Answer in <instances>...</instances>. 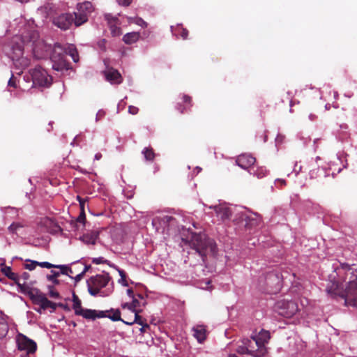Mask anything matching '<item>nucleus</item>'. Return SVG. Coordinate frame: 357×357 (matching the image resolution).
Here are the masks:
<instances>
[{
    "mask_svg": "<svg viewBox=\"0 0 357 357\" xmlns=\"http://www.w3.org/2000/svg\"><path fill=\"white\" fill-rule=\"evenodd\" d=\"M17 24V33L13 39L3 45V52L9 57L19 70L18 74L22 73L30 64V60L23 56V45H30L32 48L33 56L36 59H51L53 47L46 44L39 39V34L36 29L33 20L26 22L22 17L14 20V24Z\"/></svg>",
    "mask_w": 357,
    "mask_h": 357,
    "instance_id": "nucleus-1",
    "label": "nucleus"
},
{
    "mask_svg": "<svg viewBox=\"0 0 357 357\" xmlns=\"http://www.w3.org/2000/svg\"><path fill=\"white\" fill-rule=\"evenodd\" d=\"M336 271L337 275L344 281L348 280L344 293L342 294L346 305L357 307V268L354 265L341 263Z\"/></svg>",
    "mask_w": 357,
    "mask_h": 357,
    "instance_id": "nucleus-2",
    "label": "nucleus"
},
{
    "mask_svg": "<svg viewBox=\"0 0 357 357\" xmlns=\"http://www.w3.org/2000/svg\"><path fill=\"white\" fill-rule=\"evenodd\" d=\"M66 54L70 56L74 62L79 61L78 52L75 45L63 46L59 43L54 44L51 55L53 70L63 73L70 69V65L65 59Z\"/></svg>",
    "mask_w": 357,
    "mask_h": 357,
    "instance_id": "nucleus-3",
    "label": "nucleus"
},
{
    "mask_svg": "<svg viewBox=\"0 0 357 357\" xmlns=\"http://www.w3.org/2000/svg\"><path fill=\"white\" fill-rule=\"evenodd\" d=\"M189 240L190 246L201 257L204 262L207 255H215L217 252V247L215 241L207 237L203 232L190 233Z\"/></svg>",
    "mask_w": 357,
    "mask_h": 357,
    "instance_id": "nucleus-4",
    "label": "nucleus"
},
{
    "mask_svg": "<svg viewBox=\"0 0 357 357\" xmlns=\"http://www.w3.org/2000/svg\"><path fill=\"white\" fill-rule=\"evenodd\" d=\"M88 291L93 296H107L113 291V282L108 273L96 275L88 282Z\"/></svg>",
    "mask_w": 357,
    "mask_h": 357,
    "instance_id": "nucleus-5",
    "label": "nucleus"
},
{
    "mask_svg": "<svg viewBox=\"0 0 357 357\" xmlns=\"http://www.w3.org/2000/svg\"><path fill=\"white\" fill-rule=\"evenodd\" d=\"M30 77H24V79L32 81V86L49 87L52 84V78L47 72L40 66H36L29 70Z\"/></svg>",
    "mask_w": 357,
    "mask_h": 357,
    "instance_id": "nucleus-6",
    "label": "nucleus"
},
{
    "mask_svg": "<svg viewBox=\"0 0 357 357\" xmlns=\"http://www.w3.org/2000/svg\"><path fill=\"white\" fill-rule=\"evenodd\" d=\"M282 281V276L280 273L276 271L269 272L264 276L266 287L263 288V290L268 294H276L281 289Z\"/></svg>",
    "mask_w": 357,
    "mask_h": 357,
    "instance_id": "nucleus-7",
    "label": "nucleus"
},
{
    "mask_svg": "<svg viewBox=\"0 0 357 357\" xmlns=\"http://www.w3.org/2000/svg\"><path fill=\"white\" fill-rule=\"evenodd\" d=\"M209 208L213 209L215 212L216 215L221 220H228L232 216L234 217V221H236L238 215L237 208H241L238 206H229L226 203H220L218 205H213L208 206Z\"/></svg>",
    "mask_w": 357,
    "mask_h": 357,
    "instance_id": "nucleus-8",
    "label": "nucleus"
},
{
    "mask_svg": "<svg viewBox=\"0 0 357 357\" xmlns=\"http://www.w3.org/2000/svg\"><path fill=\"white\" fill-rule=\"evenodd\" d=\"M237 209L238 211H237L238 218L236 221L238 222H245V227L251 228L257 226L261 222V218L257 213L251 212L241 206Z\"/></svg>",
    "mask_w": 357,
    "mask_h": 357,
    "instance_id": "nucleus-9",
    "label": "nucleus"
},
{
    "mask_svg": "<svg viewBox=\"0 0 357 357\" xmlns=\"http://www.w3.org/2000/svg\"><path fill=\"white\" fill-rule=\"evenodd\" d=\"M298 305L296 302L289 300H280L275 304V310L281 316L290 318L298 311Z\"/></svg>",
    "mask_w": 357,
    "mask_h": 357,
    "instance_id": "nucleus-10",
    "label": "nucleus"
},
{
    "mask_svg": "<svg viewBox=\"0 0 357 357\" xmlns=\"http://www.w3.org/2000/svg\"><path fill=\"white\" fill-rule=\"evenodd\" d=\"M93 5L90 1L78 3L77 12L74 13L75 24L78 26L88 20L89 15L93 11Z\"/></svg>",
    "mask_w": 357,
    "mask_h": 357,
    "instance_id": "nucleus-11",
    "label": "nucleus"
},
{
    "mask_svg": "<svg viewBox=\"0 0 357 357\" xmlns=\"http://www.w3.org/2000/svg\"><path fill=\"white\" fill-rule=\"evenodd\" d=\"M16 343L18 350L24 351L26 355L33 354L37 348L36 343L33 340L22 333L16 336Z\"/></svg>",
    "mask_w": 357,
    "mask_h": 357,
    "instance_id": "nucleus-12",
    "label": "nucleus"
},
{
    "mask_svg": "<svg viewBox=\"0 0 357 357\" xmlns=\"http://www.w3.org/2000/svg\"><path fill=\"white\" fill-rule=\"evenodd\" d=\"M174 220L175 218L172 216L162 215L153 218L152 225L157 232L164 233L169 229V225Z\"/></svg>",
    "mask_w": 357,
    "mask_h": 357,
    "instance_id": "nucleus-13",
    "label": "nucleus"
},
{
    "mask_svg": "<svg viewBox=\"0 0 357 357\" xmlns=\"http://www.w3.org/2000/svg\"><path fill=\"white\" fill-rule=\"evenodd\" d=\"M75 23L73 15L70 13L61 14L53 19V24L61 30H67Z\"/></svg>",
    "mask_w": 357,
    "mask_h": 357,
    "instance_id": "nucleus-14",
    "label": "nucleus"
},
{
    "mask_svg": "<svg viewBox=\"0 0 357 357\" xmlns=\"http://www.w3.org/2000/svg\"><path fill=\"white\" fill-rule=\"evenodd\" d=\"M109 311H100L91 309L82 308L79 312H77L76 315L82 316L83 318L89 320H95L97 318H103L106 316V313Z\"/></svg>",
    "mask_w": 357,
    "mask_h": 357,
    "instance_id": "nucleus-15",
    "label": "nucleus"
},
{
    "mask_svg": "<svg viewBox=\"0 0 357 357\" xmlns=\"http://www.w3.org/2000/svg\"><path fill=\"white\" fill-rule=\"evenodd\" d=\"M252 341H255V339L251 336L250 339L245 340L247 344L248 354L253 357H261L266 353V349H261L258 344H253Z\"/></svg>",
    "mask_w": 357,
    "mask_h": 357,
    "instance_id": "nucleus-16",
    "label": "nucleus"
},
{
    "mask_svg": "<svg viewBox=\"0 0 357 357\" xmlns=\"http://www.w3.org/2000/svg\"><path fill=\"white\" fill-rule=\"evenodd\" d=\"M255 158L250 154L245 153L238 156L236 160V163L241 168L249 171V169H252V166L255 164Z\"/></svg>",
    "mask_w": 357,
    "mask_h": 357,
    "instance_id": "nucleus-17",
    "label": "nucleus"
},
{
    "mask_svg": "<svg viewBox=\"0 0 357 357\" xmlns=\"http://www.w3.org/2000/svg\"><path fill=\"white\" fill-rule=\"evenodd\" d=\"M105 79L112 84H119L123 79L119 72L113 68H107L103 72Z\"/></svg>",
    "mask_w": 357,
    "mask_h": 357,
    "instance_id": "nucleus-18",
    "label": "nucleus"
},
{
    "mask_svg": "<svg viewBox=\"0 0 357 357\" xmlns=\"http://www.w3.org/2000/svg\"><path fill=\"white\" fill-rule=\"evenodd\" d=\"M252 337L255 341H252L253 344H258L261 349H266V344L268 343L271 335L269 331L261 329L257 334L252 335Z\"/></svg>",
    "mask_w": 357,
    "mask_h": 357,
    "instance_id": "nucleus-19",
    "label": "nucleus"
},
{
    "mask_svg": "<svg viewBox=\"0 0 357 357\" xmlns=\"http://www.w3.org/2000/svg\"><path fill=\"white\" fill-rule=\"evenodd\" d=\"M105 18L108 22L112 36H116L120 35L121 28L118 26V18L109 14L106 15Z\"/></svg>",
    "mask_w": 357,
    "mask_h": 357,
    "instance_id": "nucleus-20",
    "label": "nucleus"
},
{
    "mask_svg": "<svg viewBox=\"0 0 357 357\" xmlns=\"http://www.w3.org/2000/svg\"><path fill=\"white\" fill-rule=\"evenodd\" d=\"M1 271L9 279L15 281L20 289H22L24 287V283H20V278L19 275L17 273H13L10 267L5 266L1 268Z\"/></svg>",
    "mask_w": 357,
    "mask_h": 357,
    "instance_id": "nucleus-21",
    "label": "nucleus"
},
{
    "mask_svg": "<svg viewBox=\"0 0 357 357\" xmlns=\"http://www.w3.org/2000/svg\"><path fill=\"white\" fill-rule=\"evenodd\" d=\"M192 330L193 331V336L199 343H202L205 340L206 337V331L204 326L197 325L194 326Z\"/></svg>",
    "mask_w": 357,
    "mask_h": 357,
    "instance_id": "nucleus-22",
    "label": "nucleus"
},
{
    "mask_svg": "<svg viewBox=\"0 0 357 357\" xmlns=\"http://www.w3.org/2000/svg\"><path fill=\"white\" fill-rule=\"evenodd\" d=\"M7 318V316L1 312L0 313V339L6 337L8 332Z\"/></svg>",
    "mask_w": 357,
    "mask_h": 357,
    "instance_id": "nucleus-23",
    "label": "nucleus"
},
{
    "mask_svg": "<svg viewBox=\"0 0 357 357\" xmlns=\"http://www.w3.org/2000/svg\"><path fill=\"white\" fill-rule=\"evenodd\" d=\"M140 37L139 32H130L125 34L123 37V41L128 45L136 43Z\"/></svg>",
    "mask_w": 357,
    "mask_h": 357,
    "instance_id": "nucleus-24",
    "label": "nucleus"
},
{
    "mask_svg": "<svg viewBox=\"0 0 357 357\" xmlns=\"http://www.w3.org/2000/svg\"><path fill=\"white\" fill-rule=\"evenodd\" d=\"M109 312L106 313L105 317H107L113 321H123L121 317V312L119 309H110Z\"/></svg>",
    "mask_w": 357,
    "mask_h": 357,
    "instance_id": "nucleus-25",
    "label": "nucleus"
},
{
    "mask_svg": "<svg viewBox=\"0 0 357 357\" xmlns=\"http://www.w3.org/2000/svg\"><path fill=\"white\" fill-rule=\"evenodd\" d=\"M26 226L24 221L13 222L8 227V230L10 234H17V232Z\"/></svg>",
    "mask_w": 357,
    "mask_h": 357,
    "instance_id": "nucleus-26",
    "label": "nucleus"
},
{
    "mask_svg": "<svg viewBox=\"0 0 357 357\" xmlns=\"http://www.w3.org/2000/svg\"><path fill=\"white\" fill-rule=\"evenodd\" d=\"M132 303L135 307V311H139V312L140 310H139V308L145 305L144 298L141 294H137V298L134 297L132 299Z\"/></svg>",
    "mask_w": 357,
    "mask_h": 357,
    "instance_id": "nucleus-27",
    "label": "nucleus"
},
{
    "mask_svg": "<svg viewBox=\"0 0 357 357\" xmlns=\"http://www.w3.org/2000/svg\"><path fill=\"white\" fill-rule=\"evenodd\" d=\"M139 318H140V316L139 314H137V312H136V314H135V317L132 320L124 321L123 319V321H121L123 322L125 324L129 325V326H131L135 323L138 324L139 325H141L142 326V328L140 329V331H144L146 328H149V326L147 324H144L142 322H138V319H139Z\"/></svg>",
    "mask_w": 357,
    "mask_h": 357,
    "instance_id": "nucleus-28",
    "label": "nucleus"
},
{
    "mask_svg": "<svg viewBox=\"0 0 357 357\" xmlns=\"http://www.w3.org/2000/svg\"><path fill=\"white\" fill-rule=\"evenodd\" d=\"M73 309L75 311V314H77V312H79L82 307V303L78 296L73 292Z\"/></svg>",
    "mask_w": 357,
    "mask_h": 357,
    "instance_id": "nucleus-29",
    "label": "nucleus"
},
{
    "mask_svg": "<svg viewBox=\"0 0 357 357\" xmlns=\"http://www.w3.org/2000/svg\"><path fill=\"white\" fill-rule=\"evenodd\" d=\"M249 173L250 174L255 175L259 178H261L266 175L267 170L265 168L261 167H258L256 170H255L254 168L249 169Z\"/></svg>",
    "mask_w": 357,
    "mask_h": 357,
    "instance_id": "nucleus-30",
    "label": "nucleus"
},
{
    "mask_svg": "<svg viewBox=\"0 0 357 357\" xmlns=\"http://www.w3.org/2000/svg\"><path fill=\"white\" fill-rule=\"evenodd\" d=\"M339 287L340 285L337 282H333L330 286H327L326 291L328 294L335 295L338 294Z\"/></svg>",
    "mask_w": 357,
    "mask_h": 357,
    "instance_id": "nucleus-31",
    "label": "nucleus"
},
{
    "mask_svg": "<svg viewBox=\"0 0 357 357\" xmlns=\"http://www.w3.org/2000/svg\"><path fill=\"white\" fill-rule=\"evenodd\" d=\"M45 298L46 296L45 294L38 291L31 296V298L32 299L33 302L38 305H40Z\"/></svg>",
    "mask_w": 357,
    "mask_h": 357,
    "instance_id": "nucleus-32",
    "label": "nucleus"
},
{
    "mask_svg": "<svg viewBox=\"0 0 357 357\" xmlns=\"http://www.w3.org/2000/svg\"><path fill=\"white\" fill-rule=\"evenodd\" d=\"M142 153L144 155V158L146 160H149V161L153 160L154 157H155V153H154V152H153L152 149L148 148V147H145L142 150Z\"/></svg>",
    "mask_w": 357,
    "mask_h": 357,
    "instance_id": "nucleus-33",
    "label": "nucleus"
},
{
    "mask_svg": "<svg viewBox=\"0 0 357 357\" xmlns=\"http://www.w3.org/2000/svg\"><path fill=\"white\" fill-rule=\"evenodd\" d=\"M41 310H46L47 308H52L53 310L56 309V304L50 301H49L47 297L44 299L43 303L40 305Z\"/></svg>",
    "mask_w": 357,
    "mask_h": 357,
    "instance_id": "nucleus-34",
    "label": "nucleus"
},
{
    "mask_svg": "<svg viewBox=\"0 0 357 357\" xmlns=\"http://www.w3.org/2000/svg\"><path fill=\"white\" fill-rule=\"evenodd\" d=\"M81 239L86 244L94 245L96 242V236L86 234L81 237Z\"/></svg>",
    "mask_w": 357,
    "mask_h": 357,
    "instance_id": "nucleus-35",
    "label": "nucleus"
},
{
    "mask_svg": "<svg viewBox=\"0 0 357 357\" xmlns=\"http://www.w3.org/2000/svg\"><path fill=\"white\" fill-rule=\"evenodd\" d=\"M55 268H60L61 273L66 275L70 278H73V277L70 275L73 273V270L68 266L66 265H57L55 266Z\"/></svg>",
    "mask_w": 357,
    "mask_h": 357,
    "instance_id": "nucleus-36",
    "label": "nucleus"
},
{
    "mask_svg": "<svg viewBox=\"0 0 357 357\" xmlns=\"http://www.w3.org/2000/svg\"><path fill=\"white\" fill-rule=\"evenodd\" d=\"M52 274L47 275V278L49 281H52L54 284H59V280H57V277L59 275L60 273L52 271Z\"/></svg>",
    "mask_w": 357,
    "mask_h": 357,
    "instance_id": "nucleus-37",
    "label": "nucleus"
},
{
    "mask_svg": "<svg viewBox=\"0 0 357 357\" xmlns=\"http://www.w3.org/2000/svg\"><path fill=\"white\" fill-rule=\"evenodd\" d=\"M5 213L7 215L13 218L18 215V209L13 207H8L6 208Z\"/></svg>",
    "mask_w": 357,
    "mask_h": 357,
    "instance_id": "nucleus-38",
    "label": "nucleus"
},
{
    "mask_svg": "<svg viewBox=\"0 0 357 357\" xmlns=\"http://www.w3.org/2000/svg\"><path fill=\"white\" fill-rule=\"evenodd\" d=\"M236 351L240 354H248L247 344H245V340L243 342V344L237 347Z\"/></svg>",
    "mask_w": 357,
    "mask_h": 357,
    "instance_id": "nucleus-39",
    "label": "nucleus"
},
{
    "mask_svg": "<svg viewBox=\"0 0 357 357\" xmlns=\"http://www.w3.org/2000/svg\"><path fill=\"white\" fill-rule=\"evenodd\" d=\"M48 294L51 298H59V294L54 289V287L48 286Z\"/></svg>",
    "mask_w": 357,
    "mask_h": 357,
    "instance_id": "nucleus-40",
    "label": "nucleus"
},
{
    "mask_svg": "<svg viewBox=\"0 0 357 357\" xmlns=\"http://www.w3.org/2000/svg\"><path fill=\"white\" fill-rule=\"evenodd\" d=\"M121 307L123 309H128L130 311H131L132 312H134L135 314H136V312H137V314H139V311H135V307H134L132 302L131 303H122L121 304Z\"/></svg>",
    "mask_w": 357,
    "mask_h": 357,
    "instance_id": "nucleus-41",
    "label": "nucleus"
},
{
    "mask_svg": "<svg viewBox=\"0 0 357 357\" xmlns=\"http://www.w3.org/2000/svg\"><path fill=\"white\" fill-rule=\"evenodd\" d=\"M134 24L143 28H145L148 26V24L142 18L139 17H135V19L134 20Z\"/></svg>",
    "mask_w": 357,
    "mask_h": 357,
    "instance_id": "nucleus-42",
    "label": "nucleus"
},
{
    "mask_svg": "<svg viewBox=\"0 0 357 357\" xmlns=\"http://www.w3.org/2000/svg\"><path fill=\"white\" fill-rule=\"evenodd\" d=\"M29 263L25 264V268L29 271H32L35 269L36 266H38V261L33 260H27Z\"/></svg>",
    "mask_w": 357,
    "mask_h": 357,
    "instance_id": "nucleus-43",
    "label": "nucleus"
},
{
    "mask_svg": "<svg viewBox=\"0 0 357 357\" xmlns=\"http://www.w3.org/2000/svg\"><path fill=\"white\" fill-rule=\"evenodd\" d=\"M38 266H40L42 268H55L56 265L52 264L48 261H43V262L38 261Z\"/></svg>",
    "mask_w": 357,
    "mask_h": 357,
    "instance_id": "nucleus-44",
    "label": "nucleus"
},
{
    "mask_svg": "<svg viewBox=\"0 0 357 357\" xmlns=\"http://www.w3.org/2000/svg\"><path fill=\"white\" fill-rule=\"evenodd\" d=\"M19 277H20V282H21L22 280H23V281H24V287L22 289H22V291H24V289H25V287H26L25 281H26V280H28V278H29V274L28 273H26V272H24V273H23L21 275H19Z\"/></svg>",
    "mask_w": 357,
    "mask_h": 357,
    "instance_id": "nucleus-45",
    "label": "nucleus"
},
{
    "mask_svg": "<svg viewBox=\"0 0 357 357\" xmlns=\"http://www.w3.org/2000/svg\"><path fill=\"white\" fill-rule=\"evenodd\" d=\"M105 112L103 109H99L96 116V121L98 122L102 118H103L105 115Z\"/></svg>",
    "mask_w": 357,
    "mask_h": 357,
    "instance_id": "nucleus-46",
    "label": "nucleus"
},
{
    "mask_svg": "<svg viewBox=\"0 0 357 357\" xmlns=\"http://www.w3.org/2000/svg\"><path fill=\"white\" fill-rule=\"evenodd\" d=\"M284 140V136L281 134H278L275 138L276 145L282 144Z\"/></svg>",
    "mask_w": 357,
    "mask_h": 357,
    "instance_id": "nucleus-47",
    "label": "nucleus"
},
{
    "mask_svg": "<svg viewBox=\"0 0 357 357\" xmlns=\"http://www.w3.org/2000/svg\"><path fill=\"white\" fill-rule=\"evenodd\" d=\"M85 218H86V216H85V213L84 211H82L79 215L77 217V222H79L81 224H84V221H85Z\"/></svg>",
    "mask_w": 357,
    "mask_h": 357,
    "instance_id": "nucleus-48",
    "label": "nucleus"
},
{
    "mask_svg": "<svg viewBox=\"0 0 357 357\" xmlns=\"http://www.w3.org/2000/svg\"><path fill=\"white\" fill-rule=\"evenodd\" d=\"M139 109L137 107L130 105L128 107V112L131 114H137L138 113Z\"/></svg>",
    "mask_w": 357,
    "mask_h": 357,
    "instance_id": "nucleus-49",
    "label": "nucleus"
},
{
    "mask_svg": "<svg viewBox=\"0 0 357 357\" xmlns=\"http://www.w3.org/2000/svg\"><path fill=\"white\" fill-rule=\"evenodd\" d=\"M113 267L118 271L121 278H122L123 279V278H126V274L123 270L119 268L118 266L115 265H113Z\"/></svg>",
    "mask_w": 357,
    "mask_h": 357,
    "instance_id": "nucleus-50",
    "label": "nucleus"
},
{
    "mask_svg": "<svg viewBox=\"0 0 357 357\" xmlns=\"http://www.w3.org/2000/svg\"><path fill=\"white\" fill-rule=\"evenodd\" d=\"M132 0H117V2L119 5L123 6H128Z\"/></svg>",
    "mask_w": 357,
    "mask_h": 357,
    "instance_id": "nucleus-51",
    "label": "nucleus"
},
{
    "mask_svg": "<svg viewBox=\"0 0 357 357\" xmlns=\"http://www.w3.org/2000/svg\"><path fill=\"white\" fill-rule=\"evenodd\" d=\"M302 169V166H298L297 162H296L295 165H294V169H293V173H294L295 176H296L299 172L301 171Z\"/></svg>",
    "mask_w": 357,
    "mask_h": 357,
    "instance_id": "nucleus-52",
    "label": "nucleus"
},
{
    "mask_svg": "<svg viewBox=\"0 0 357 357\" xmlns=\"http://www.w3.org/2000/svg\"><path fill=\"white\" fill-rule=\"evenodd\" d=\"M8 85L9 86H12V87H14V88H15L17 86L16 82H15V80L14 79L13 75H12L11 77L9 79V80L8 82Z\"/></svg>",
    "mask_w": 357,
    "mask_h": 357,
    "instance_id": "nucleus-53",
    "label": "nucleus"
},
{
    "mask_svg": "<svg viewBox=\"0 0 357 357\" xmlns=\"http://www.w3.org/2000/svg\"><path fill=\"white\" fill-rule=\"evenodd\" d=\"M183 101L184 102L188 103L190 106H191V98L188 95L183 96Z\"/></svg>",
    "mask_w": 357,
    "mask_h": 357,
    "instance_id": "nucleus-54",
    "label": "nucleus"
},
{
    "mask_svg": "<svg viewBox=\"0 0 357 357\" xmlns=\"http://www.w3.org/2000/svg\"><path fill=\"white\" fill-rule=\"evenodd\" d=\"M188 30L185 29H182V32H181V34L182 38L184 39V40L186 39L187 37H188Z\"/></svg>",
    "mask_w": 357,
    "mask_h": 357,
    "instance_id": "nucleus-55",
    "label": "nucleus"
},
{
    "mask_svg": "<svg viewBox=\"0 0 357 357\" xmlns=\"http://www.w3.org/2000/svg\"><path fill=\"white\" fill-rule=\"evenodd\" d=\"M176 108L181 113H183L185 112V107H182V106H181V105L180 103H178L176 105Z\"/></svg>",
    "mask_w": 357,
    "mask_h": 357,
    "instance_id": "nucleus-56",
    "label": "nucleus"
},
{
    "mask_svg": "<svg viewBox=\"0 0 357 357\" xmlns=\"http://www.w3.org/2000/svg\"><path fill=\"white\" fill-rule=\"evenodd\" d=\"M83 273H80L77 274L75 277H73V278L75 280V282H78L83 278Z\"/></svg>",
    "mask_w": 357,
    "mask_h": 357,
    "instance_id": "nucleus-57",
    "label": "nucleus"
},
{
    "mask_svg": "<svg viewBox=\"0 0 357 357\" xmlns=\"http://www.w3.org/2000/svg\"><path fill=\"white\" fill-rule=\"evenodd\" d=\"M126 278H123V279L122 278H121L120 280H119V282L121 283L124 287L128 286V284Z\"/></svg>",
    "mask_w": 357,
    "mask_h": 357,
    "instance_id": "nucleus-58",
    "label": "nucleus"
},
{
    "mask_svg": "<svg viewBox=\"0 0 357 357\" xmlns=\"http://www.w3.org/2000/svg\"><path fill=\"white\" fill-rule=\"evenodd\" d=\"M275 183L276 185L278 184H281L282 185H284L286 184V182L284 179H281V178H277L275 181Z\"/></svg>",
    "mask_w": 357,
    "mask_h": 357,
    "instance_id": "nucleus-59",
    "label": "nucleus"
},
{
    "mask_svg": "<svg viewBox=\"0 0 357 357\" xmlns=\"http://www.w3.org/2000/svg\"><path fill=\"white\" fill-rule=\"evenodd\" d=\"M127 294L128 296L131 298L132 299L135 297L133 293V291L132 289H127Z\"/></svg>",
    "mask_w": 357,
    "mask_h": 357,
    "instance_id": "nucleus-60",
    "label": "nucleus"
},
{
    "mask_svg": "<svg viewBox=\"0 0 357 357\" xmlns=\"http://www.w3.org/2000/svg\"><path fill=\"white\" fill-rule=\"evenodd\" d=\"M103 261L102 257H98V258H94L93 260V262L96 263V264H101Z\"/></svg>",
    "mask_w": 357,
    "mask_h": 357,
    "instance_id": "nucleus-61",
    "label": "nucleus"
},
{
    "mask_svg": "<svg viewBox=\"0 0 357 357\" xmlns=\"http://www.w3.org/2000/svg\"><path fill=\"white\" fill-rule=\"evenodd\" d=\"M210 284H211V282L210 280H206L205 281V284L206 286L205 287H202L203 289H211V286H210Z\"/></svg>",
    "mask_w": 357,
    "mask_h": 357,
    "instance_id": "nucleus-62",
    "label": "nucleus"
},
{
    "mask_svg": "<svg viewBox=\"0 0 357 357\" xmlns=\"http://www.w3.org/2000/svg\"><path fill=\"white\" fill-rule=\"evenodd\" d=\"M124 105H125V103L123 102V100H121V101L118 103V105H117V109H118V110H117V112H119V110H120V107H122L121 109H123V108Z\"/></svg>",
    "mask_w": 357,
    "mask_h": 357,
    "instance_id": "nucleus-63",
    "label": "nucleus"
},
{
    "mask_svg": "<svg viewBox=\"0 0 357 357\" xmlns=\"http://www.w3.org/2000/svg\"><path fill=\"white\" fill-rule=\"evenodd\" d=\"M309 175H310V178H316V176H317V174H316V172H315V170H314V169L311 170V171L310 172V173H309Z\"/></svg>",
    "mask_w": 357,
    "mask_h": 357,
    "instance_id": "nucleus-64",
    "label": "nucleus"
}]
</instances>
